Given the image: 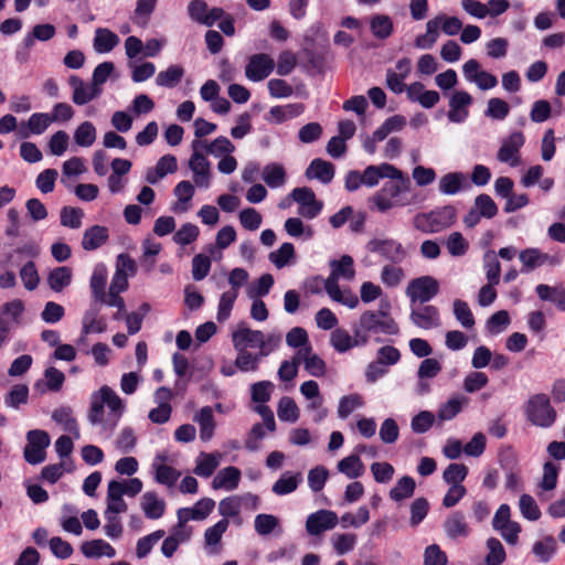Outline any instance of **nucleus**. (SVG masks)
Returning a JSON list of instances; mask_svg holds the SVG:
<instances>
[{
    "label": "nucleus",
    "instance_id": "nucleus-1",
    "mask_svg": "<svg viewBox=\"0 0 565 565\" xmlns=\"http://www.w3.org/2000/svg\"><path fill=\"white\" fill-rule=\"evenodd\" d=\"M124 411V401L111 387L104 385L92 394L87 418L93 426H100L102 436L108 439L117 427Z\"/></svg>",
    "mask_w": 565,
    "mask_h": 565
},
{
    "label": "nucleus",
    "instance_id": "nucleus-2",
    "mask_svg": "<svg viewBox=\"0 0 565 565\" xmlns=\"http://www.w3.org/2000/svg\"><path fill=\"white\" fill-rule=\"evenodd\" d=\"M423 201L412 186L409 177L398 169L369 200L371 207L381 213L395 207L415 205Z\"/></svg>",
    "mask_w": 565,
    "mask_h": 565
},
{
    "label": "nucleus",
    "instance_id": "nucleus-3",
    "mask_svg": "<svg viewBox=\"0 0 565 565\" xmlns=\"http://www.w3.org/2000/svg\"><path fill=\"white\" fill-rule=\"evenodd\" d=\"M388 309L390 303L386 302L380 310H365L354 323L365 345L372 337L399 334L398 323L391 316Z\"/></svg>",
    "mask_w": 565,
    "mask_h": 565
},
{
    "label": "nucleus",
    "instance_id": "nucleus-4",
    "mask_svg": "<svg viewBox=\"0 0 565 565\" xmlns=\"http://www.w3.org/2000/svg\"><path fill=\"white\" fill-rule=\"evenodd\" d=\"M457 210L452 205H445L430 212L417 213L413 218L414 227L425 234L440 233L456 223Z\"/></svg>",
    "mask_w": 565,
    "mask_h": 565
},
{
    "label": "nucleus",
    "instance_id": "nucleus-5",
    "mask_svg": "<svg viewBox=\"0 0 565 565\" xmlns=\"http://www.w3.org/2000/svg\"><path fill=\"white\" fill-rule=\"evenodd\" d=\"M524 414L529 423L540 428H550L557 419L551 398L544 393L530 396L524 404Z\"/></svg>",
    "mask_w": 565,
    "mask_h": 565
},
{
    "label": "nucleus",
    "instance_id": "nucleus-6",
    "mask_svg": "<svg viewBox=\"0 0 565 565\" xmlns=\"http://www.w3.org/2000/svg\"><path fill=\"white\" fill-rule=\"evenodd\" d=\"M439 292V282L433 276H420L409 281L406 296L411 302L425 303L430 301Z\"/></svg>",
    "mask_w": 565,
    "mask_h": 565
},
{
    "label": "nucleus",
    "instance_id": "nucleus-7",
    "mask_svg": "<svg viewBox=\"0 0 565 565\" xmlns=\"http://www.w3.org/2000/svg\"><path fill=\"white\" fill-rule=\"evenodd\" d=\"M290 198L298 204V214L305 218L312 220L322 211L323 203L317 200L310 188H296L291 191Z\"/></svg>",
    "mask_w": 565,
    "mask_h": 565
},
{
    "label": "nucleus",
    "instance_id": "nucleus-8",
    "mask_svg": "<svg viewBox=\"0 0 565 565\" xmlns=\"http://www.w3.org/2000/svg\"><path fill=\"white\" fill-rule=\"evenodd\" d=\"M28 445L24 448V459L31 465L45 460V449L50 446V436L41 429H33L26 434Z\"/></svg>",
    "mask_w": 565,
    "mask_h": 565
},
{
    "label": "nucleus",
    "instance_id": "nucleus-9",
    "mask_svg": "<svg viewBox=\"0 0 565 565\" xmlns=\"http://www.w3.org/2000/svg\"><path fill=\"white\" fill-rule=\"evenodd\" d=\"M366 248L371 253L379 254L393 264H399L407 257L403 245L393 238H373L367 243Z\"/></svg>",
    "mask_w": 565,
    "mask_h": 565
},
{
    "label": "nucleus",
    "instance_id": "nucleus-10",
    "mask_svg": "<svg viewBox=\"0 0 565 565\" xmlns=\"http://www.w3.org/2000/svg\"><path fill=\"white\" fill-rule=\"evenodd\" d=\"M525 142V137L521 131H513L503 138L497 152V159L502 163H508L514 168L520 164V150Z\"/></svg>",
    "mask_w": 565,
    "mask_h": 565
},
{
    "label": "nucleus",
    "instance_id": "nucleus-11",
    "mask_svg": "<svg viewBox=\"0 0 565 565\" xmlns=\"http://www.w3.org/2000/svg\"><path fill=\"white\" fill-rule=\"evenodd\" d=\"M274 58L266 53H256L248 57L245 66V76L252 82H262L275 70Z\"/></svg>",
    "mask_w": 565,
    "mask_h": 565
},
{
    "label": "nucleus",
    "instance_id": "nucleus-12",
    "mask_svg": "<svg viewBox=\"0 0 565 565\" xmlns=\"http://www.w3.org/2000/svg\"><path fill=\"white\" fill-rule=\"evenodd\" d=\"M462 73L467 82L473 83L481 90H488L498 85V79L491 73L481 70L480 63L470 58L462 65Z\"/></svg>",
    "mask_w": 565,
    "mask_h": 565
},
{
    "label": "nucleus",
    "instance_id": "nucleus-13",
    "mask_svg": "<svg viewBox=\"0 0 565 565\" xmlns=\"http://www.w3.org/2000/svg\"><path fill=\"white\" fill-rule=\"evenodd\" d=\"M68 85L73 90L72 102L77 106L90 103L98 98L103 93V88H98L93 82L85 83L77 75H71L68 77Z\"/></svg>",
    "mask_w": 565,
    "mask_h": 565
},
{
    "label": "nucleus",
    "instance_id": "nucleus-14",
    "mask_svg": "<svg viewBox=\"0 0 565 565\" xmlns=\"http://www.w3.org/2000/svg\"><path fill=\"white\" fill-rule=\"evenodd\" d=\"M352 333L343 328H335L330 334V344L338 353H345L353 348L365 347L361 334L355 326H352Z\"/></svg>",
    "mask_w": 565,
    "mask_h": 565
},
{
    "label": "nucleus",
    "instance_id": "nucleus-15",
    "mask_svg": "<svg viewBox=\"0 0 565 565\" xmlns=\"http://www.w3.org/2000/svg\"><path fill=\"white\" fill-rule=\"evenodd\" d=\"M338 522L339 518L335 512L322 509L308 515L306 530L310 535H319L324 531L334 529Z\"/></svg>",
    "mask_w": 565,
    "mask_h": 565
},
{
    "label": "nucleus",
    "instance_id": "nucleus-16",
    "mask_svg": "<svg viewBox=\"0 0 565 565\" xmlns=\"http://www.w3.org/2000/svg\"><path fill=\"white\" fill-rule=\"evenodd\" d=\"M472 96L466 90H456L449 98L448 119L455 124L463 122L469 116V106L472 104Z\"/></svg>",
    "mask_w": 565,
    "mask_h": 565
},
{
    "label": "nucleus",
    "instance_id": "nucleus-17",
    "mask_svg": "<svg viewBox=\"0 0 565 565\" xmlns=\"http://www.w3.org/2000/svg\"><path fill=\"white\" fill-rule=\"evenodd\" d=\"M189 169L193 173L195 186L209 189L211 185V162L205 154L192 153L189 159Z\"/></svg>",
    "mask_w": 565,
    "mask_h": 565
},
{
    "label": "nucleus",
    "instance_id": "nucleus-18",
    "mask_svg": "<svg viewBox=\"0 0 565 565\" xmlns=\"http://www.w3.org/2000/svg\"><path fill=\"white\" fill-rule=\"evenodd\" d=\"M263 332L259 330H252L245 324L238 326V328L232 333V342L234 349H258L260 351Z\"/></svg>",
    "mask_w": 565,
    "mask_h": 565
},
{
    "label": "nucleus",
    "instance_id": "nucleus-19",
    "mask_svg": "<svg viewBox=\"0 0 565 565\" xmlns=\"http://www.w3.org/2000/svg\"><path fill=\"white\" fill-rule=\"evenodd\" d=\"M296 360L303 364L305 370L315 377H321L327 372L326 362L316 353L312 347L303 348L296 352Z\"/></svg>",
    "mask_w": 565,
    "mask_h": 565
},
{
    "label": "nucleus",
    "instance_id": "nucleus-20",
    "mask_svg": "<svg viewBox=\"0 0 565 565\" xmlns=\"http://www.w3.org/2000/svg\"><path fill=\"white\" fill-rule=\"evenodd\" d=\"M411 321L418 328L429 330L440 326L439 311L435 306L426 305L419 309H413Z\"/></svg>",
    "mask_w": 565,
    "mask_h": 565
},
{
    "label": "nucleus",
    "instance_id": "nucleus-21",
    "mask_svg": "<svg viewBox=\"0 0 565 565\" xmlns=\"http://www.w3.org/2000/svg\"><path fill=\"white\" fill-rule=\"evenodd\" d=\"M363 179V185L367 188L376 186L380 181L384 178L390 179L391 175L398 174V169L391 163H380L367 166L363 172H361Z\"/></svg>",
    "mask_w": 565,
    "mask_h": 565
},
{
    "label": "nucleus",
    "instance_id": "nucleus-22",
    "mask_svg": "<svg viewBox=\"0 0 565 565\" xmlns=\"http://www.w3.org/2000/svg\"><path fill=\"white\" fill-rule=\"evenodd\" d=\"M167 456L164 454H158L151 465L154 470V480L163 486L173 487L181 473L171 466L164 463Z\"/></svg>",
    "mask_w": 565,
    "mask_h": 565
},
{
    "label": "nucleus",
    "instance_id": "nucleus-23",
    "mask_svg": "<svg viewBox=\"0 0 565 565\" xmlns=\"http://www.w3.org/2000/svg\"><path fill=\"white\" fill-rule=\"evenodd\" d=\"M140 508L145 516L149 520H158L166 512V501L154 491H147L140 498Z\"/></svg>",
    "mask_w": 565,
    "mask_h": 565
},
{
    "label": "nucleus",
    "instance_id": "nucleus-24",
    "mask_svg": "<svg viewBox=\"0 0 565 565\" xmlns=\"http://www.w3.org/2000/svg\"><path fill=\"white\" fill-rule=\"evenodd\" d=\"M444 530L446 535L452 540L467 537L470 534V526L461 511H455L446 518Z\"/></svg>",
    "mask_w": 565,
    "mask_h": 565
},
{
    "label": "nucleus",
    "instance_id": "nucleus-25",
    "mask_svg": "<svg viewBox=\"0 0 565 565\" xmlns=\"http://www.w3.org/2000/svg\"><path fill=\"white\" fill-rule=\"evenodd\" d=\"M519 258L523 264V273H527L536 267L544 265L545 263L551 265H556L559 263L556 257L544 254L539 248L523 249L520 253Z\"/></svg>",
    "mask_w": 565,
    "mask_h": 565
},
{
    "label": "nucleus",
    "instance_id": "nucleus-26",
    "mask_svg": "<svg viewBox=\"0 0 565 565\" xmlns=\"http://www.w3.org/2000/svg\"><path fill=\"white\" fill-rule=\"evenodd\" d=\"M194 193L195 188L190 181H180L173 189V194L177 198V201L173 203L171 210L177 214L188 212Z\"/></svg>",
    "mask_w": 565,
    "mask_h": 565
},
{
    "label": "nucleus",
    "instance_id": "nucleus-27",
    "mask_svg": "<svg viewBox=\"0 0 565 565\" xmlns=\"http://www.w3.org/2000/svg\"><path fill=\"white\" fill-rule=\"evenodd\" d=\"M241 480V470L236 467L230 466L221 469L212 480V488L214 490L224 489L226 491H234L237 489Z\"/></svg>",
    "mask_w": 565,
    "mask_h": 565
},
{
    "label": "nucleus",
    "instance_id": "nucleus-28",
    "mask_svg": "<svg viewBox=\"0 0 565 565\" xmlns=\"http://www.w3.org/2000/svg\"><path fill=\"white\" fill-rule=\"evenodd\" d=\"M305 111V105L294 103L284 106H273L269 109L266 120L273 124H282L289 119L300 116Z\"/></svg>",
    "mask_w": 565,
    "mask_h": 565
},
{
    "label": "nucleus",
    "instance_id": "nucleus-29",
    "mask_svg": "<svg viewBox=\"0 0 565 565\" xmlns=\"http://www.w3.org/2000/svg\"><path fill=\"white\" fill-rule=\"evenodd\" d=\"M535 291L541 300L550 301L554 303L558 310L565 311V286L540 284L536 286Z\"/></svg>",
    "mask_w": 565,
    "mask_h": 565
},
{
    "label": "nucleus",
    "instance_id": "nucleus-30",
    "mask_svg": "<svg viewBox=\"0 0 565 565\" xmlns=\"http://www.w3.org/2000/svg\"><path fill=\"white\" fill-rule=\"evenodd\" d=\"M306 177L328 184L334 178V167L332 163L322 159H313L306 170Z\"/></svg>",
    "mask_w": 565,
    "mask_h": 565
},
{
    "label": "nucleus",
    "instance_id": "nucleus-31",
    "mask_svg": "<svg viewBox=\"0 0 565 565\" xmlns=\"http://www.w3.org/2000/svg\"><path fill=\"white\" fill-rule=\"evenodd\" d=\"M109 237L108 228L93 225L85 230L82 238V247L85 250H95L103 246Z\"/></svg>",
    "mask_w": 565,
    "mask_h": 565
},
{
    "label": "nucleus",
    "instance_id": "nucleus-32",
    "mask_svg": "<svg viewBox=\"0 0 565 565\" xmlns=\"http://www.w3.org/2000/svg\"><path fill=\"white\" fill-rule=\"evenodd\" d=\"M81 552L87 558H100L103 556L111 558L116 555V550L102 539L84 542L81 545Z\"/></svg>",
    "mask_w": 565,
    "mask_h": 565
},
{
    "label": "nucleus",
    "instance_id": "nucleus-33",
    "mask_svg": "<svg viewBox=\"0 0 565 565\" xmlns=\"http://www.w3.org/2000/svg\"><path fill=\"white\" fill-rule=\"evenodd\" d=\"M467 178L462 172H449L438 182V191L444 195H456L465 188Z\"/></svg>",
    "mask_w": 565,
    "mask_h": 565
},
{
    "label": "nucleus",
    "instance_id": "nucleus-34",
    "mask_svg": "<svg viewBox=\"0 0 565 565\" xmlns=\"http://www.w3.org/2000/svg\"><path fill=\"white\" fill-rule=\"evenodd\" d=\"M120 42L119 36L106 28H97L93 40V47L97 53L110 52Z\"/></svg>",
    "mask_w": 565,
    "mask_h": 565
},
{
    "label": "nucleus",
    "instance_id": "nucleus-35",
    "mask_svg": "<svg viewBox=\"0 0 565 565\" xmlns=\"http://www.w3.org/2000/svg\"><path fill=\"white\" fill-rule=\"evenodd\" d=\"M230 525L228 520L221 519L214 525L207 527L204 532V544L209 548L210 554L218 552L216 547L220 545L223 534L227 531Z\"/></svg>",
    "mask_w": 565,
    "mask_h": 565
},
{
    "label": "nucleus",
    "instance_id": "nucleus-36",
    "mask_svg": "<svg viewBox=\"0 0 565 565\" xmlns=\"http://www.w3.org/2000/svg\"><path fill=\"white\" fill-rule=\"evenodd\" d=\"M221 454L201 452L196 458V465L193 472L202 478H209L213 475L220 465Z\"/></svg>",
    "mask_w": 565,
    "mask_h": 565
},
{
    "label": "nucleus",
    "instance_id": "nucleus-37",
    "mask_svg": "<svg viewBox=\"0 0 565 565\" xmlns=\"http://www.w3.org/2000/svg\"><path fill=\"white\" fill-rule=\"evenodd\" d=\"M370 30L377 40H386L394 31V23L387 14H374L370 18Z\"/></svg>",
    "mask_w": 565,
    "mask_h": 565
},
{
    "label": "nucleus",
    "instance_id": "nucleus-38",
    "mask_svg": "<svg viewBox=\"0 0 565 565\" xmlns=\"http://www.w3.org/2000/svg\"><path fill=\"white\" fill-rule=\"evenodd\" d=\"M557 552V542L552 535L534 542L532 553L541 563H548Z\"/></svg>",
    "mask_w": 565,
    "mask_h": 565
},
{
    "label": "nucleus",
    "instance_id": "nucleus-39",
    "mask_svg": "<svg viewBox=\"0 0 565 565\" xmlns=\"http://www.w3.org/2000/svg\"><path fill=\"white\" fill-rule=\"evenodd\" d=\"M194 420L199 424L200 427V438L203 441H209L213 437L215 429V422L212 407H202L194 415Z\"/></svg>",
    "mask_w": 565,
    "mask_h": 565
},
{
    "label": "nucleus",
    "instance_id": "nucleus-40",
    "mask_svg": "<svg viewBox=\"0 0 565 565\" xmlns=\"http://www.w3.org/2000/svg\"><path fill=\"white\" fill-rule=\"evenodd\" d=\"M262 179L270 189L281 188L287 181L285 168L276 162L266 164L262 171Z\"/></svg>",
    "mask_w": 565,
    "mask_h": 565
},
{
    "label": "nucleus",
    "instance_id": "nucleus-41",
    "mask_svg": "<svg viewBox=\"0 0 565 565\" xmlns=\"http://www.w3.org/2000/svg\"><path fill=\"white\" fill-rule=\"evenodd\" d=\"M107 276L108 271L106 265L103 263L96 264L89 280V287L95 300L105 298Z\"/></svg>",
    "mask_w": 565,
    "mask_h": 565
},
{
    "label": "nucleus",
    "instance_id": "nucleus-42",
    "mask_svg": "<svg viewBox=\"0 0 565 565\" xmlns=\"http://www.w3.org/2000/svg\"><path fill=\"white\" fill-rule=\"evenodd\" d=\"M468 403L465 396H454L447 402L443 403L437 412V418L440 423L454 419Z\"/></svg>",
    "mask_w": 565,
    "mask_h": 565
},
{
    "label": "nucleus",
    "instance_id": "nucleus-43",
    "mask_svg": "<svg viewBox=\"0 0 565 565\" xmlns=\"http://www.w3.org/2000/svg\"><path fill=\"white\" fill-rule=\"evenodd\" d=\"M482 268L487 281L492 284H500L501 278V264L498 255L493 249H488L482 256Z\"/></svg>",
    "mask_w": 565,
    "mask_h": 565
},
{
    "label": "nucleus",
    "instance_id": "nucleus-44",
    "mask_svg": "<svg viewBox=\"0 0 565 565\" xmlns=\"http://www.w3.org/2000/svg\"><path fill=\"white\" fill-rule=\"evenodd\" d=\"M337 469L349 479H358L365 471V467L356 454H352L341 459L337 465Z\"/></svg>",
    "mask_w": 565,
    "mask_h": 565
},
{
    "label": "nucleus",
    "instance_id": "nucleus-45",
    "mask_svg": "<svg viewBox=\"0 0 565 565\" xmlns=\"http://www.w3.org/2000/svg\"><path fill=\"white\" fill-rule=\"evenodd\" d=\"M268 259L278 269H281L296 262V252L291 243H282L281 246L268 255Z\"/></svg>",
    "mask_w": 565,
    "mask_h": 565
},
{
    "label": "nucleus",
    "instance_id": "nucleus-46",
    "mask_svg": "<svg viewBox=\"0 0 565 565\" xmlns=\"http://www.w3.org/2000/svg\"><path fill=\"white\" fill-rule=\"evenodd\" d=\"M235 351L237 352L235 360L238 371L244 373L258 371L259 364L264 359V355H260L259 351L256 353L242 349H235Z\"/></svg>",
    "mask_w": 565,
    "mask_h": 565
},
{
    "label": "nucleus",
    "instance_id": "nucleus-47",
    "mask_svg": "<svg viewBox=\"0 0 565 565\" xmlns=\"http://www.w3.org/2000/svg\"><path fill=\"white\" fill-rule=\"evenodd\" d=\"M301 473L284 472L279 479L273 484V492L277 495H286L294 492L301 482Z\"/></svg>",
    "mask_w": 565,
    "mask_h": 565
},
{
    "label": "nucleus",
    "instance_id": "nucleus-48",
    "mask_svg": "<svg viewBox=\"0 0 565 565\" xmlns=\"http://www.w3.org/2000/svg\"><path fill=\"white\" fill-rule=\"evenodd\" d=\"M440 19H430L426 23V32L416 36L415 46L420 50H429L439 36Z\"/></svg>",
    "mask_w": 565,
    "mask_h": 565
},
{
    "label": "nucleus",
    "instance_id": "nucleus-49",
    "mask_svg": "<svg viewBox=\"0 0 565 565\" xmlns=\"http://www.w3.org/2000/svg\"><path fill=\"white\" fill-rule=\"evenodd\" d=\"M72 276V269L70 267H56L50 271L47 276V284L53 291L61 292L71 285Z\"/></svg>",
    "mask_w": 565,
    "mask_h": 565
},
{
    "label": "nucleus",
    "instance_id": "nucleus-50",
    "mask_svg": "<svg viewBox=\"0 0 565 565\" xmlns=\"http://www.w3.org/2000/svg\"><path fill=\"white\" fill-rule=\"evenodd\" d=\"M52 418L57 424L62 425L66 431L72 434L75 439L81 437L77 422L70 407L56 408L52 414Z\"/></svg>",
    "mask_w": 565,
    "mask_h": 565
},
{
    "label": "nucleus",
    "instance_id": "nucleus-51",
    "mask_svg": "<svg viewBox=\"0 0 565 565\" xmlns=\"http://www.w3.org/2000/svg\"><path fill=\"white\" fill-rule=\"evenodd\" d=\"M330 268L332 276L342 278L345 280H352L355 275L354 262L350 255H343L340 259H332L330 262Z\"/></svg>",
    "mask_w": 565,
    "mask_h": 565
},
{
    "label": "nucleus",
    "instance_id": "nucleus-52",
    "mask_svg": "<svg viewBox=\"0 0 565 565\" xmlns=\"http://www.w3.org/2000/svg\"><path fill=\"white\" fill-rule=\"evenodd\" d=\"M184 68L181 65L172 64L167 70L158 73L156 84L161 87L173 88L182 79Z\"/></svg>",
    "mask_w": 565,
    "mask_h": 565
},
{
    "label": "nucleus",
    "instance_id": "nucleus-53",
    "mask_svg": "<svg viewBox=\"0 0 565 565\" xmlns=\"http://www.w3.org/2000/svg\"><path fill=\"white\" fill-rule=\"evenodd\" d=\"M82 327L84 328V333H103L107 329V323L104 318L99 317L98 309L90 308L83 316Z\"/></svg>",
    "mask_w": 565,
    "mask_h": 565
},
{
    "label": "nucleus",
    "instance_id": "nucleus-54",
    "mask_svg": "<svg viewBox=\"0 0 565 565\" xmlns=\"http://www.w3.org/2000/svg\"><path fill=\"white\" fill-rule=\"evenodd\" d=\"M416 488L415 480L409 476L402 477L396 484L390 490V498L395 502H401L411 498Z\"/></svg>",
    "mask_w": 565,
    "mask_h": 565
},
{
    "label": "nucleus",
    "instance_id": "nucleus-55",
    "mask_svg": "<svg viewBox=\"0 0 565 565\" xmlns=\"http://www.w3.org/2000/svg\"><path fill=\"white\" fill-rule=\"evenodd\" d=\"M23 311V301L20 299H14L3 303L0 307V318H2L4 321H8L10 327L13 328L14 326L19 324Z\"/></svg>",
    "mask_w": 565,
    "mask_h": 565
},
{
    "label": "nucleus",
    "instance_id": "nucleus-56",
    "mask_svg": "<svg viewBox=\"0 0 565 565\" xmlns=\"http://www.w3.org/2000/svg\"><path fill=\"white\" fill-rule=\"evenodd\" d=\"M277 415L281 422L296 423L299 419L300 412L291 397L284 396L278 402Z\"/></svg>",
    "mask_w": 565,
    "mask_h": 565
},
{
    "label": "nucleus",
    "instance_id": "nucleus-57",
    "mask_svg": "<svg viewBox=\"0 0 565 565\" xmlns=\"http://www.w3.org/2000/svg\"><path fill=\"white\" fill-rule=\"evenodd\" d=\"M364 401L363 397L358 394H349L344 395L339 399L338 404V416L342 419L348 418L354 411L363 407Z\"/></svg>",
    "mask_w": 565,
    "mask_h": 565
},
{
    "label": "nucleus",
    "instance_id": "nucleus-58",
    "mask_svg": "<svg viewBox=\"0 0 565 565\" xmlns=\"http://www.w3.org/2000/svg\"><path fill=\"white\" fill-rule=\"evenodd\" d=\"M486 545L488 548V553L484 558L487 565H501L504 563L507 558L505 550L498 539H488Z\"/></svg>",
    "mask_w": 565,
    "mask_h": 565
},
{
    "label": "nucleus",
    "instance_id": "nucleus-59",
    "mask_svg": "<svg viewBox=\"0 0 565 565\" xmlns=\"http://www.w3.org/2000/svg\"><path fill=\"white\" fill-rule=\"evenodd\" d=\"M284 228L290 237L310 239L313 236V230L310 226H306L299 217L287 218Z\"/></svg>",
    "mask_w": 565,
    "mask_h": 565
},
{
    "label": "nucleus",
    "instance_id": "nucleus-60",
    "mask_svg": "<svg viewBox=\"0 0 565 565\" xmlns=\"http://www.w3.org/2000/svg\"><path fill=\"white\" fill-rule=\"evenodd\" d=\"M404 278V269L395 264L385 265L381 270V281L388 288L397 287Z\"/></svg>",
    "mask_w": 565,
    "mask_h": 565
},
{
    "label": "nucleus",
    "instance_id": "nucleus-61",
    "mask_svg": "<svg viewBox=\"0 0 565 565\" xmlns=\"http://www.w3.org/2000/svg\"><path fill=\"white\" fill-rule=\"evenodd\" d=\"M96 140V128L90 121L82 122L74 131V141L79 147H90Z\"/></svg>",
    "mask_w": 565,
    "mask_h": 565
},
{
    "label": "nucleus",
    "instance_id": "nucleus-62",
    "mask_svg": "<svg viewBox=\"0 0 565 565\" xmlns=\"http://www.w3.org/2000/svg\"><path fill=\"white\" fill-rule=\"evenodd\" d=\"M454 316L456 320L466 329H472L476 324L472 311L468 303L461 299L454 300Z\"/></svg>",
    "mask_w": 565,
    "mask_h": 565
},
{
    "label": "nucleus",
    "instance_id": "nucleus-63",
    "mask_svg": "<svg viewBox=\"0 0 565 565\" xmlns=\"http://www.w3.org/2000/svg\"><path fill=\"white\" fill-rule=\"evenodd\" d=\"M29 398V387L24 384H15L4 396V404L8 407L18 409L22 404H26Z\"/></svg>",
    "mask_w": 565,
    "mask_h": 565
},
{
    "label": "nucleus",
    "instance_id": "nucleus-64",
    "mask_svg": "<svg viewBox=\"0 0 565 565\" xmlns=\"http://www.w3.org/2000/svg\"><path fill=\"white\" fill-rule=\"evenodd\" d=\"M448 253L452 257L463 256L469 249V242L460 232H452L445 242Z\"/></svg>",
    "mask_w": 565,
    "mask_h": 565
}]
</instances>
